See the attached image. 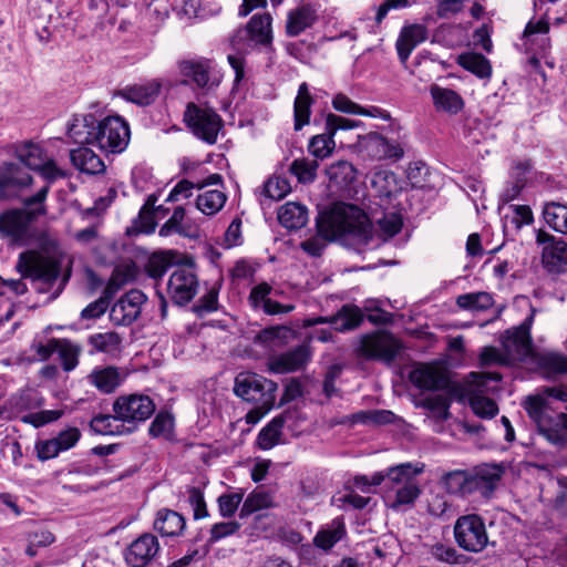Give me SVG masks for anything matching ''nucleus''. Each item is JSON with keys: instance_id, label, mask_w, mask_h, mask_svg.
Wrapping results in <instances>:
<instances>
[{"instance_id": "f257e3e1", "label": "nucleus", "mask_w": 567, "mask_h": 567, "mask_svg": "<svg viewBox=\"0 0 567 567\" xmlns=\"http://www.w3.org/2000/svg\"><path fill=\"white\" fill-rule=\"evenodd\" d=\"M523 406L539 434L557 446L567 444V386H545L529 395Z\"/></svg>"}, {"instance_id": "f03ea898", "label": "nucleus", "mask_w": 567, "mask_h": 567, "mask_svg": "<svg viewBox=\"0 0 567 567\" xmlns=\"http://www.w3.org/2000/svg\"><path fill=\"white\" fill-rule=\"evenodd\" d=\"M317 228L321 237L341 239L361 251L373 239V226L367 214L358 206L337 203L319 214Z\"/></svg>"}, {"instance_id": "7ed1b4c3", "label": "nucleus", "mask_w": 567, "mask_h": 567, "mask_svg": "<svg viewBox=\"0 0 567 567\" xmlns=\"http://www.w3.org/2000/svg\"><path fill=\"white\" fill-rule=\"evenodd\" d=\"M49 186L22 199L23 208L10 209L0 215V235L10 243L23 246L30 238V225L47 213L44 202Z\"/></svg>"}, {"instance_id": "20e7f679", "label": "nucleus", "mask_w": 567, "mask_h": 567, "mask_svg": "<svg viewBox=\"0 0 567 567\" xmlns=\"http://www.w3.org/2000/svg\"><path fill=\"white\" fill-rule=\"evenodd\" d=\"M422 466L402 463L388 470V499H392L390 507L399 509L404 505H412L421 494L417 475Z\"/></svg>"}, {"instance_id": "39448f33", "label": "nucleus", "mask_w": 567, "mask_h": 567, "mask_svg": "<svg viewBox=\"0 0 567 567\" xmlns=\"http://www.w3.org/2000/svg\"><path fill=\"white\" fill-rule=\"evenodd\" d=\"M17 269L23 278H30L35 284L38 292H49L61 276V261L49 258L21 254Z\"/></svg>"}, {"instance_id": "423d86ee", "label": "nucleus", "mask_w": 567, "mask_h": 567, "mask_svg": "<svg viewBox=\"0 0 567 567\" xmlns=\"http://www.w3.org/2000/svg\"><path fill=\"white\" fill-rule=\"evenodd\" d=\"M183 120L198 140L209 145L217 142L218 134L224 125L220 115L213 107L194 102L186 104Z\"/></svg>"}, {"instance_id": "0eeeda50", "label": "nucleus", "mask_w": 567, "mask_h": 567, "mask_svg": "<svg viewBox=\"0 0 567 567\" xmlns=\"http://www.w3.org/2000/svg\"><path fill=\"white\" fill-rule=\"evenodd\" d=\"M278 386L274 381L254 373L240 372L234 384V392L237 396L251 404L274 406Z\"/></svg>"}, {"instance_id": "6e6552de", "label": "nucleus", "mask_w": 567, "mask_h": 567, "mask_svg": "<svg viewBox=\"0 0 567 567\" xmlns=\"http://www.w3.org/2000/svg\"><path fill=\"white\" fill-rule=\"evenodd\" d=\"M453 534L457 546L468 553H481L489 543L485 520L477 514L460 516L454 524Z\"/></svg>"}, {"instance_id": "1a4fd4ad", "label": "nucleus", "mask_w": 567, "mask_h": 567, "mask_svg": "<svg viewBox=\"0 0 567 567\" xmlns=\"http://www.w3.org/2000/svg\"><path fill=\"white\" fill-rule=\"evenodd\" d=\"M271 23L272 17L269 13L252 16L245 27L238 28L230 37L233 50L250 51L255 45H270Z\"/></svg>"}, {"instance_id": "9d476101", "label": "nucleus", "mask_w": 567, "mask_h": 567, "mask_svg": "<svg viewBox=\"0 0 567 567\" xmlns=\"http://www.w3.org/2000/svg\"><path fill=\"white\" fill-rule=\"evenodd\" d=\"M95 143L106 153H122L130 142V127L127 122L118 116H107L97 122L95 127Z\"/></svg>"}, {"instance_id": "9b49d317", "label": "nucleus", "mask_w": 567, "mask_h": 567, "mask_svg": "<svg viewBox=\"0 0 567 567\" xmlns=\"http://www.w3.org/2000/svg\"><path fill=\"white\" fill-rule=\"evenodd\" d=\"M410 382L420 390H445L450 395H458L460 389L453 384L446 371L435 363H419L409 373Z\"/></svg>"}, {"instance_id": "f8f14e48", "label": "nucleus", "mask_w": 567, "mask_h": 567, "mask_svg": "<svg viewBox=\"0 0 567 567\" xmlns=\"http://www.w3.org/2000/svg\"><path fill=\"white\" fill-rule=\"evenodd\" d=\"M154 412L155 403L145 394L121 395L113 403V413L122 417L126 425H132V432L137 423L146 421Z\"/></svg>"}, {"instance_id": "ddd939ff", "label": "nucleus", "mask_w": 567, "mask_h": 567, "mask_svg": "<svg viewBox=\"0 0 567 567\" xmlns=\"http://www.w3.org/2000/svg\"><path fill=\"white\" fill-rule=\"evenodd\" d=\"M537 244L543 246L542 265L553 275L567 272V243L561 238L539 230L536 237Z\"/></svg>"}, {"instance_id": "4468645a", "label": "nucleus", "mask_w": 567, "mask_h": 567, "mask_svg": "<svg viewBox=\"0 0 567 567\" xmlns=\"http://www.w3.org/2000/svg\"><path fill=\"white\" fill-rule=\"evenodd\" d=\"M504 473L498 464H482L467 471V496L478 494L488 498L492 496Z\"/></svg>"}, {"instance_id": "2eb2a0df", "label": "nucleus", "mask_w": 567, "mask_h": 567, "mask_svg": "<svg viewBox=\"0 0 567 567\" xmlns=\"http://www.w3.org/2000/svg\"><path fill=\"white\" fill-rule=\"evenodd\" d=\"M158 538L152 533H144L126 548L124 558L130 567H146L159 554Z\"/></svg>"}, {"instance_id": "dca6fc26", "label": "nucleus", "mask_w": 567, "mask_h": 567, "mask_svg": "<svg viewBox=\"0 0 567 567\" xmlns=\"http://www.w3.org/2000/svg\"><path fill=\"white\" fill-rule=\"evenodd\" d=\"M401 346L390 333L379 332L365 336L361 341L362 354L370 359H379L391 362L395 359Z\"/></svg>"}, {"instance_id": "f3484780", "label": "nucleus", "mask_w": 567, "mask_h": 567, "mask_svg": "<svg viewBox=\"0 0 567 567\" xmlns=\"http://www.w3.org/2000/svg\"><path fill=\"white\" fill-rule=\"evenodd\" d=\"M198 280L193 270L177 268L171 275L167 282V292L174 303L184 306L188 303L197 292Z\"/></svg>"}, {"instance_id": "a211bd4d", "label": "nucleus", "mask_w": 567, "mask_h": 567, "mask_svg": "<svg viewBox=\"0 0 567 567\" xmlns=\"http://www.w3.org/2000/svg\"><path fill=\"white\" fill-rule=\"evenodd\" d=\"M145 301L146 296L141 290H130L111 308V321L117 326H130L138 318Z\"/></svg>"}, {"instance_id": "6ab92c4d", "label": "nucleus", "mask_w": 567, "mask_h": 567, "mask_svg": "<svg viewBox=\"0 0 567 567\" xmlns=\"http://www.w3.org/2000/svg\"><path fill=\"white\" fill-rule=\"evenodd\" d=\"M274 288L266 281L254 286L248 296V303L255 310H262L268 316L288 313L295 309L293 305H282L270 298Z\"/></svg>"}, {"instance_id": "aec40b11", "label": "nucleus", "mask_w": 567, "mask_h": 567, "mask_svg": "<svg viewBox=\"0 0 567 567\" xmlns=\"http://www.w3.org/2000/svg\"><path fill=\"white\" fill-rule=\"evenodd\" d=\"M429 35L427 28L423 24L412 23L404 25L395 42V49L399 60L406 64L412 51L421 43L426 41Z\"/></svg>"}, {"instance_id": "412c9836", "label": "nucleus", "mask_w": 567, "mask_h": 567, "mask_svg": "<svg viewBox=\"0 0 567 567\" xmlns=\"http://www.w3.org/2000/svg\"><path fill=\"white\" fill-rule=\"evenodd\" d=\"M96 126L97 121L93 114L73 115L68 124V136L75 144L94 145Z\"/></svg>"}, {"instance_id": "4be33fe9", "label": "nucleus", "mask_w": 567, "mask_h": 567, "mask_svg": "<svg viewBox=\"0 0 567 567\" xmlns=\"http://www.w3.org/2000/svg\"><path fill=\"white\" fill-rule=\"evenodd\" d=\"M162 84L157 80H151L140 84L127 85L116 92V96L140 106H147L155 102Z\"/></svg>"}, {"instance_id": "5701e85b", "label": "nucleus", "mask_w": 567, "mask_h": 567, "mask_svg": "<svg viewBox=\"0 0 567 567\" xmlns=\"http://www.w3.org/2000/svg\"><path fill=\"white\" fill-rule=\"evenodd\" d=\"M310 359L308 346H298L285 353L272 357L269 361V368L276 373H287L299 370Z\"/></svg>"}, {"instance_id": "b1692460", "label": "nucleus", "mask_w": 567, "mask_h": 567, "mask_svg": "<svg viewBox=\"0 0 567 567\" xmlns=\"http://www.w3.org/2000/svg\"><path fill=\"white\" fill-rule=\"evenodd\" d=\"M365 148L370 156L377 159H400L404 155L403 147L394 140H389L379 133L367 136Z\"/></svg>"}, {"instance_id": "393cba45", "label": "nucleus", "mask_w": 567, "mask_h": 567, "mask_svg": "<svg viewBox=\"0 0 567 567\" xmlns=\"http://www.w3.org/2000/svg\"><path fill=\"white\" fill-rule=\"evenodd\" d=\"M549 23L545 17L539 20H530L524 30L523 40L527 51L544 53L549 48Z\"/></svg>"}, {"instance_id": "a878e982", "label": "nucleus", "mask_w": 567, "mask_h": 567, "mask_svg": "<svg viewBox=\"0 0 567 567\" xmlns=\"http://www.w3.org/2000/svg\"><path fill=\"white\" fill-rule=\"evenodd\" d=\"M176 233L183 237L197 238L199 237V227L190 218L185 216V209L178 206L174 209L173 215L159 228V236L167 237Z\"/></svg>"}, {"instance_id": "bb28decb", "label": "nucleus", "mask_w": 567, "mask_h": 567, "mask_svg": "<svg viewBox=\"0 0 567 567\" xmlns=\"http://www.w3.org/2000/svg\"><path fill=\"white\" fill-rule=\"evenodd\" d=\"M317 20L318 13L315 8L308 4L300 6L288 12L286 33L289 37H297L307 29L311 28Z\"/></svg>"}, {"instance_id": "cd10ccee", "label": "nucleus", "mask_w": 567, "mask_h": 567, "mask_svg": "<svg viewBox=\"0 0 567 567\" xmlns=\"http://www.w3.org/2000/svg\"><path fill=\"white\" fill-rule=\"evenodd\" d=\"M430 93L437 112L455 115L464 107V100L454 90L433 84L430 87Z\"/></svg>"}, {"instance_id": "c85d7f7f", "label": "nucleus", "mask_w": 567, "mask_h": 567, "mask_svg": "<svg viewBox=\"0 0 567 567\" xmlns=\"http://www.w3.org/2000/svg\"><path fill=\"white\" fill-rule=\"evenodd\" d=\"M186 520L179 513L162 508L157 512L153 527L164 537L179 536L185 529Z\"/></svg>"}, {"instance_id": "c756f323", "label": "nucleus", "mask_w": 567, "mask_h": 567, "mask_svg": "<svg viewBox=\"0 0 567 567\" xmlns=\"http://www.w3.org/2000/svg\"><path fill=\"white\" fill-rule=\"evenodd\" d=\"M89 382L100 392L109 394L114 392L123 381L121 372L115 367L95 368L89 375Z\"/></svg>"}, {"instance_id": "7c9ffc66", "label": "nucleus", "mask_w": 567, "mask_h": 567, "mask_svg": "<svg viewBox=\"0 0 567 567\" xmlns=\"http://www.w3.org/2000/svg\"><path fill=\"white\" fill-rule=\"evenodd\" d=\"M178 69L182 75L190 78L200 89L209 90L214 85V82H210L208 61L183 60L178 63Z\"/></svg>"}, {"instance_id": "2f4dec72", "label": "nucleus", "mask_w": 567, "mask_h": 567, "mask_svg": "<svg viewBox=\"0 0 567 567\" xmlns=\"http://www.w3.org/2000/svg\"><path fill=\"white\" fill-rule=\"evenodd\" d=\"M313 97L310 94L309 86L302 82L298 87V93L293 102V128L300 131L305 125L310 123L311 106Z\"/></svg>"}, {"instance_id": "473e14b6", "label": "nucleus", "mask_w": 567, "mask_h": 567, "mask_svg": "<svg viewBox=\"0 0 567 567\" xmlns=\"http://www.w3.org/2000/svg\"><path fill=\"white\" fill-rule=\"evenodd\" d=\"M278 220L287 229H300L308 223V209L300 203L288 202L280 207Z\"/></svg>"}, {"instance_id": "72a5a7b5", "label": "nucleus", "mask_w": 567, "mask_h": 567, "mask_svg": "<svg viewBox=\"0 0 567 567\" xmlns=\"http://www.w3.org/2000/svg\"><path fill=\"white\" fill-rule=\"evenodd\" d=\"M347 534L342 518L338 517L326 527L321 528L313 537V545L324 551L330 550Z\"/></svg>"}, {"instance_id": "f704fd0d", "label": "nucleus", "mask_w": 567, "mask_h": 567, "mask_svg": "<svg viewBox=\"0 0 567 567\" xmlns=\"http://www.w3.org/2000/svg\"><path fill=\"white\" fill-rule=\"evenodd\" d=\"M91 429L102 435H123L132 433V425H126L117 414H100L91 420Z\"/></svg>"}, {"instance_id": "c9c22d12", "label": "nucleus", "mask_w": 567, "mask_h": 567, "mask_svg": "<svg viewBox=\"0 0 567 567\" xmlns=\"http://www.w3.org/2000/svg\"><path fill=\"white\" fill-rule=\"evenodd\" d=\"M70 156L74 166L83 173L95 175L105 171L104 162L89 147L73 150Z\"/></svg>"}, {"instance_id": "e433bc0d", "label": "nucleus", "mask_w": 567, "mask_h": 567, "mask_svg": "<svg viewBox=\"0 0 567 567\" xmlns=\"http://www.w3.org/2000/svg\"><path fill=\"white\" fill-rule=\"evenodd\" d=\"M329 321L338 331H348L355 329L363 321V313L360 308L355 306H343L341 310L329 320L319 318L317 322Z\"/></svg>"}, {"instance_id": "4c0bfd02", "label": "nucleus", "mask_w": 567, "mask_h": 567, "mask_svg": "<svg viewBox=\"0 0 567 567\" xmlns=\"http://www.w3.org/2000/svg\"><path fill=\"white\" fill-rule=\"evenodd\" d=\"M355 168L347 161L331 164L327 169L331 186L339 190H346L355 179Z\"/></svg>"}, {"instance_id": "58836bf2", "label": "nucleus", "mask_w": 567, "mask_h": 567, "mask_svg": "<svg viewBox=\"0 0 567 567\" xmlns=\"http://www.w3.org/2000/svg\"><path fill=\"white\" fill-rule=\"evenodd\" d=\"M293 337V330L286 326H276L262 329L255 338L257 343L274 349L288 343Z\"/></svg>"}, {"instance_id": "ea45409f", "label": "nucleus", "mask_w": 567, "mask_h": 567, "mask_svg": "<svg viewBox=\"0 0 567 567\" xmlns=\"http://www.w3.org/2000/svg\"><path fill=\"white\" fill-rule=\"evenodd\" d=\"M457 63L481 79H487L492 74L489 61L478 53H463L458 55Z\"/></svg>"}, {"instance_id": "a19ab883", "label": "nucleus", "mask_w": 567, "mask_h": 567, "mask_svg": "<svg viewBox=\"0 0 567 567\" xmlns=\"http://www.w3.org/2000/svg\"><path fill=\"white\" fill-rule=\"evenodd\" d=\"M285 424L282 416L274 417L267 425H265L257 436V445L261 450H270L278 444L281 431Z\"/></svg>"}, {"instance_id": "79ce46f5", "label": "nucleus", "mask_w": 567, "mask_h": 567, "mask_svg": "<svg viewBox=\"0 0 567 567\" xmlns=\"http://www.w3.org/2000/svg\"><path fill=\"white\" fill-rule=\"evenodd\" d=\"M16 155L21 163L30 169H38L43 166L44 161L49 157L40 145L25 143L16 148Z\"/></svg>"}, {"instance_id": "37998d69", "label": "nucleus", "mask_w": 567, "mask_h": 567, "mask_svg": "<svg viewBox=\"0 0 567 567\" xmlns=\"http://www.w3.org/2000/svg\"><path fill=\"white\" fill-rule=\"evenodd\" d=\"M116 289L117 287H115V279L112 278L106 288L104 289L103 295L95 301L89 303L82 310V319H96L101 317L107 310L110 306V300Z\"/></svg>"}, {"instance_id": "c03bdc74", "label": "nucleus", "mask_w": 567, "mask_h": 567, "mask_svg": "<svg viewBox=\"0 0 567 567\" xmlns=\"http://www.w3.org/2000/svg\"><path fill=\"white\" fill-rule=\"evenodd\" d=\"M456 305L464 310L484 311L493 306V298L485 291L470 292L458 296Z\"/></svg>"}, {"instance_id": "a18cd8bd", "label": "nucleus", "mask_w": 567, "mask_h": 567, "mask_svg": "<svg viewBox=\"0 0 567 567\" xmlns=\"http://www.w3.org/2000/svg\"><path fill=\"white\" fill-rule=\"evenodd\" d=\"M544 218L554 230L567 234V206L559 203H549L544 208Z\"/></svg>"}, {"instance_id": "49530a36", "label": "nucleus", "mask_w": 567, "mask_h": 567, "mask_svg": "<svg viewBox=\"0 0 567 567\" xmlns=\"http://www.w3.org/2000/svg\"><path fill=\"white\" fill-rule=\"evenodd\" d=\"M225 202L226 196L223 192L206 190L197 196L196 207L205 215H214L224 207Z\"/></svg>"}, {"instance_id": "de8ad7c7", "label": "nucleus", "mask_w": 567, "mask_h": 567, "mask_svg": "<svg viewBox=\"0 0 567 567\" xmlns=\"http://www.w3.org/2000/svg\"><path fill=\"white\" fill-rule=\"evenodd\" d=\"M471 394H481L495 392L498 390L497 383L502 380V375L497 372H472Z\"/></svg>"}, {"instance_id": "09e8293b", "label": "nucleus", "mask_w": 567, "mask_h": 567, "mask_svg": "<svg viewBox=\"0 0 567 567\" xmlns=\"http://www.w3.org/2000/svg\"><path fill=\"white\" fill-rule=\"evenodd\" d=\"M89 343L99 352L115 353L121 349L122 338L113 331L95 333L89 337Z\"/></svg>"}, {"instance_id": "8fccbe9b", "label": "nucleus", "mask_w": 567, "mask_h": 567, "mask_svg": "<svg viewBox=\"0 0 567 567\" xmlns=\"http://www.w3.org/2000/svg\"><path fill=\"white\" fill-rule=\"evenodd\" d=\"M539 368L547 374L567 373V357L558 352H545L538 357Z\"/></svg>"}, {"instance_id": "3c124183", "label": "nucleus", "mask_w": 567, "mask_h": 567, "mask_svg": "<svg viewBox=\"0 0 567 567\" xmlns=\"http://www.w3.org/2000/svg\"><path fill=\"white\" fill-rule=\"evenodd\" d=\"M156 198L154 196H150L146 203L141 208L137 219L135 220V227L140 233L152 234L155 231L157 226L155 220V205Z\"/></svg>"}, {"instance_id": "603ef678", "label": "nucleus", "mask_w": 567, "mask_h": 567, "mask_svg": "<svg viewBox=\"0 0 567 567\" xmlns=\"http://www.w3.org/2000/svg\"><path fill=\"white\" fill-rule=\"evenodd\" d=\"M62 362L63 370L69 372L75 369L79 363L80 347L66 339H59L56 351Z\"/></svg>"}, {"instance_id": "864d4df0", "label": "nucleus", "mask_w": 567, "mask_h": 567, "mask_svg": "<svg viewBox=\"0 0 567 567\" xmlns=\"http://www.w3.org/2000/svg\"><path fill=\"white\" fill-rule=\"evenodd\" d=\"M334 134L326 131L310 140L309 151L316 158L328 157L336 147Z\"/></svg>"}, {"instance_id": "5fc2aeb1", "label": "nucleus", "mask_w": 567, "mask_h": 567, "mask_svg": "<svg viewBox=\"0 0 567 567\" xmlns=\"http://www.w3.org/2000/svg\"><path fill=\"white\" fill-rule=\"evenodd\" d=\"M318 166L316 159L298 158L291 163L289 171L300 183L306 184L315 181Z\"/></svg>"}, {"instance_id": "6e6d98bb", "label": "nucleus", "mask_w": 567, "mask_h": 567, "mask_svg": "<svg viewBox=\"0 0 567 567\" xmlns=\"http://www.w3.org/2000/svg\"><path fill=\"white\" fill-rule=\"evenodd\" d=\"M291 190L290 183L287 178L281 176L269 177L262 188V194L272 199L280 200Z\"/></svg>"}, {"instance_id": "4d7b16f0", "label": "nucleus", "mask_w": 567, "mask_h": 567, "mask_svg": "<svg viewBox=\"0 0 567 567\" xmlns=\"http://www.w3.org/2000/svg\"><path fill=\"white\" fill-rule=\"evenodd\" d=\"M470 405L473 412L482 419H492L498 413L496 402L485 395L470 394Z\"/></svg>"}, {"instance_id": "13d9d810", "label": "nucleus", "mask_w": 567, "mask_h": 567, "mask_svg": "<svg viewBox=\"0 0 567 567\" xmlns=\"http://www.w3.org/2000/svg\"><path fill=\"white\" fill-rule=\"evenodd\" d=\"M443 484L449 493L467 496V471H452L443 476Z\"/></svg>"}, {"instance_id": "bf43d9fd", "label": "nucleus", "mask_w": 567, "mask_h": 567, "mask_svg": "<svg viewBox=\"0 0 567 567\" xmlns=\"http://www.w3.org/2000/svg\"><path fill=\"white\" fill-rule=\"evenodd\" d=\"M455 395L444 396V395H435L424 399L422 405L427 409L436 419L439 420H447L450 417V405L452 398Z\"/></svg>"}, {"instance_id": "052dcab7", "label": "nucleus", "mask_w": 567, "mask_h": 567, "mask_svg": "<svg viewBox=\"0 0 567 567\" xmlns=\"http://www.w3.org/2000/svg\"><path fill=\"white\" fill-rule=\"evenodd\" d=\"M187 502L193 508L194 519H202L208 516L204 493L199 487L192 486L187 488Z\"/></svg>"}, {"instance_id": "680f3d73", "label": "nucleus", "mask_w": 567, "mask_h": 567, "mask_svg": "<svg viewBox=\"0 0 567 567\" xmlns=\"http://www.w3.org/2000/svg\"><path fill=\"white\" fill-rule=\"evenodd\" d=\"M174 426L173 416L168 412H159L150 425L148 433L153 437H167Z\"/></svg>"}, {"instance_id": "e2e57ef3", "label": "nucleus", "mask_w": 567, "mask_h": 567, "mask_svg": "<svg viewBox=\"0 0 567 567\" xmlns=\"http://www.w3.org/2000/svg\"><path fill=\"white\" fill-rule=\"evenodd\" d=\"M218 309V288H210L198 301L193 306V311L203 317Z\"/></svg>"}, {"instance_id": "0e129e2a", "label": "nucleus", "mask_w": 567, "mask_h": 567, "mask_svg": "<svg viewBox=\"0 0 567 567\" xmlns=\"http://www.w3.org/2000/svg\"><path fill=\"white\" fill-rule=\"evenodd\" d=\"M241 502L243 494L240 493L221 494L217 498L220 516L230 518L236 513Z\"/></svg>"}, {"instance_id": "69168bd1", "label": "nucleus", "mask_w": 567, "mask_h": 567, "mask_svg": "<svg viewBox=\"0 0 567 567\" xmlns=\"http://www.w3.org/2000/svg\"><path fill=\"white\" fill-rule=\"evenodd\" d=\"M63 412L60 410H44L35 413H29L21 417V421L31 424L34 427L43 426L48 423L54 422L62 416Z\"/></svg>"}, {"instance_id": "338daca9", "label": "nucleus", "mask_w": 567, "mask_h": 567, "mask_svg": "<svg viewBox=\"0 0 567 567\" xmlns=\"http://www.w3.org/2000/svg\"><path fill=\"white\" fill-rule=\"evenodd\" d=\"M269 505V496L265 493H251L245 499L239 516L241 518L249 516L250 514L266 508Z\"/></svg>"}, {"instance_id": "774afa93", "label": "nucleus", "mask_w": 567, "mask_h": 567, "mask_svg": "<svg viewBox=\"0 0 567 567\" xmlns=\"http://www.w3.org/2000/svg\"><path fill=\"white\" fill-rule=\"evenodd\" d=\"M324 125H326V131L330 132V134L336 135V133L340 130L348 131V130H353V128L358 127L360 125V122L349 120V118L336 115L333 113H329L326 115Z\"/></svg>"}]
</instances>
